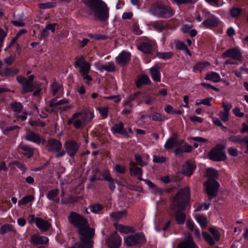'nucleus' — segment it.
I'll return each mask as SVG.
<instances>
[{
    "instance_id": "5fc2aeb1",
    "label": "nucleus",
    "mask_w": 248,
    "mask_h": 248,
    "mask_svg": "<svg viewBox=\"0 0 248 248\" xmlns=\"http://www.w3.org/2000/svg\"><path fill=\"white\" fill-rule=\"evenodd\" d=\"M103 209V206L99 204L96 205H92L90 206V209L92 212L93 213H97Z\"/></svg>"
},
{
    "instance_id": "cd10ccee",
    "label": "nucleus",
    "mask_w": 248,
    "mask_h": 248,
    "mask_svg": "<svg viewBox=\"0 0 248 248\" xmlns=\"http://www.w3.org/2000/svg\"><path fill=\"white\" fill-rule=\"evenodd\" d=\"M18 70L14 68H6L0 72V76L2 77H12L16 74Z\"/></svg>"
},
{
    "instance_id": "f3484780",
    "label": "nucleus",
    "mask_w": 248,
    "mask_h": 248,
    "mask_svg": "<svg viewBox=\"0 0 248 248\" xmlns=\"http://www.w3.org/2000/svg\"><path fill=\"white\" fill-rule=\"evenodd\" d=\"M129 171L132 176H136L137 178L141 180H143L141 176L142 175V170L141 168L137 166V164L133 161L130 162Z\"/></svg>"
},
{
    "instance_id": "b1692460",
    "label": "nucleus",
    "mask_w": 248,
    "mask_h": 248,
    "mask_svg": "<svg viewBox=\"0 0 248 248\" xmlns=\"http://www.w3.org/2000/svg\"><path fill=\"white\" fill-rule=\"evenodd\" d=\"M48 242V239L44 236L32 235L31 237V243L34 245L46 244Z\"/></svg>"
},
{
    "instance_id": "4be33fe9",
    "label": "nucleus",
    "mask_w": 248,
    "mask_h": 248,
    "mask_svg": "<svg viewBox=\"0 0 248 248\" xmlns=\"http://www.w3.org/2000/svg\"><path fill=\"white\" fill-rule=\"evenodd\" d=\"M35 224L36 226L43 232L47 231L51 225L48 221L37 217L36 218Z\"/></svg>"
},
{
    "instance_id": "a19ab883",
    "label": "nucleus",
    "mask_w": 248,
    "mask_h": 248,
    "mask_svg": "<svg viewBox=\"0 0 248 248\" xmlns=\"http://www.w3.org/2000/svg\"><path fill=\"white\" fill-rule=\"evenodd\" d=\"M202 233L203 239L210 245L214 246L215 245V240L213 239L212 237L209 233L205 232H202Z\"/></svg>"
},
{
    "instance_id": "6e6d98bb",
    "label": "nucleus",
    "mask_w": 248,
    "mask_h": 248,
    "mask_svg": "<svg viewBox=\"0 0 248 248\" xmlns=\"http://www.w3.org/2000/svg\"><path fill=\"white\" fill-rule=\"evenodd\" d=\"M98 110L101 115L104 118H106L108 116V108L102 107L98 108Z\"/></svg>"
},
{
    "instance_id": "774afa93",
    "label": "nucleus",
    "mask_w": 248,
    "mask_h": 248,
    "mask_svg": "<svg viewBox=\"0 0 248 248\" xmlns=\"http://www.w3.org/2000/svg\"><path fill=\"white\" fill-rule=\"evenodd\" d=\"M135 158L136 161L140 166L143 167L145 165V163L142 161L141 156L140 155H136Z\"/></svg>"
},
{
    "instance_id": "338daca9",
    "label": "nucleus",
    "mask_w": 248,
    "mask_h": 248,
    "mask_svg": "<svg viewBox=\"0 0 248 248\" xmlns=\"http://www.w3.org/2000/svg\"><path fill=\"white\" fill-rule=\"evenodd\" d=\"M142 181H144L150 188H155L157 189L158 191L161 194H162L163 191L160 189L157 188L155 185H154L151 181L145 179H143Z\"/></svg>"
},
{
    "instance_id": "de8ad7c7",
    "label": "nucleus",
    "mask_w": 248,
    "mask_h": 248,
    "mask_svg": "<svg viewBox=\"0 0 248 248\" xmlns=\"http://www.w3.org/2000/svg\"><path fill=\"white\" fill-rule=\"evenodd\" d=\"M29 124L32 126H41L42 127H44L46 125L45 123L40 119H38L36 121H30Z\"/></svg>"
},
{
    "instance_id": "5701e85b",
    "label": "nucleus",
    "mask_w": 248,
    "mask_h": 248,
    "mask_svg": "<svg viewBox=\"0 0 248 248\" xmlns=\"http://www.w3.org/2000/svg\"><path fill=\"white\" fill-rule=\"evenodd\" d=\"M178 145V135L176 133H173L171 137L168 139L165 145L164 148L167 149H170Z\"/></svg>"
},
{
    "instance_id": "c85d7f7f",
    "label": "nucleus",
    "mask_w": 248,
    "mask_h": 248,
    "mask_svg": "<svg viewBox=\"0 0 248 248\" xmlns=\"http://www.w3.org/2000/svg\"><path fill=\"white\" fill-rule=\"evenodd\" d=\"M153 79L156 82L160 81V73L158 66H155L150 69Z\"/></svg>"
},
{
    "instance_id": "c9c22d12",
    "label": "nucleus",
    "mask_w": 248,
    "mask_h": 248,
    "mask_svg": "<svg viewBox=\"0 0 248 248\" xmlns=\"http://www.w3.org/2000/svg\"><path fill=\"white\" fill-rule=\"evenodd\" d=\"M174 55V53L172 51L167 52H157L156 56L160 59L163 60H168L171 59Z\"/></svg>"
},
{
    "instance_id": "393cba45",
    "label": "nucleus",
    "mask_w": 248,
    "mask_h": 248,
    "mask_svg": "<svg viewBox=\"0 0 248 248\" xmlns=\"http://www.w3.org/2000/svg\"><path fill=\"white\" fill-rule=\"evenodd\" d=\"M151 83V80L146 75L140 76L136 81V85L138 88H140L143 85H148Z\"/></svg>"
},
{
    "instance_id": "0e129e2a",
    "label": "nucleus",
    "mask_w": 248,
    "mask_h": 248,
    "mask_svg": "<svg viewBox=\"0 0 248 248\" xmlns=\"http://www.w3.org/2000/svg\"><path fill=\"white\" fill-rule=\"evenodd\" d=\"M178 5L183 4H194L196 0H173Z\"/></svg>"
},
{
    "instance_id": "2eb2a0df",
    "label": "nucleus",
    "mask_w": 248,
    "mask_h": 248,
    "mask_svg": "<svg viewBox=\"0 0 248 248\" xmlns=\"http://www.w3.org/2000/svg\"><path fill=\"white\" fill-rule=\"evenodd\" d=\"M131 59V54L129 52L123 51L116 58V62L119 65L124 66L128 63Z\"/></svg>"
},
{
    "instance_id": "f704fd0d",
    "label": "nucleus",
    "mask_w": 248,
    "mask_h": 248,
    "mask_svg": "<svg viewBox=\"0 0 248 248\" xmlns=\"http://www.w3.org/2000/svg\"><path fill=\"white\" fill-rule=\"evenodd\" d=\"M126 211L125 210H123L120 211H117L112 213L110 216L111 217L114 218L115 220H119L122 218V217L126 215Z\"/></svg>"
},
{
    "instance_id": "a18cd8bd",
    "label": "nucleus",
    "mask_w": 248,
    "mask_h": 248,
    "mask_svg": "<svg viewBox=\"0 0 248 248\" xmlns=\"http://www.w3.org/2000/svg\"><path fill=\"white\" fill-rule=\"evenodd\" d=\"M210 65V63L207 62H199L196 64L193 68L194 71L201 70L205 67Z\"/></svg>"
},
{
    "instance_id": "e433bc0d",
    "label": "nucleus",
    "mask_w": 248,
    "mask_h": 248,
    "mask_svg": "<svg viewBox=\"0 0 248 248\" xmlns=\"http://www.w3.org/2000/svg\"><path fill=\"white\" fill-rule=\"evenodd\" d=\"M141 93V92H138L135 93L134 94H131L130 95L128 100L124 102L123 104L124 107H126L127 104H129V107L130 108H132L133 107L132 102L133 101L135 98H137L138 96Z\"/></svg>"
},
{
    "instance_id": "7ed1b4c3",
    "label": "nucleus",
    "mask_w": 248,
    "mask_h": 248,
    "mask_svg": "<svg viewBox=\"0 0 248 248\" xmlns=\"http://www.w3.org/2000/svg\"><path fill=\"white\" fill-rule=\"evenodd\" d=\"M67 219L73 226L78 229L79 234H84L89 230H94L89 227L86 218L75 212H71L67 217Z\"/></svg>"
},
{
    "instance_id": "8fccbe9b",
    "label": "nucleus",
    "mask_w": 248,
    "mask_h": 248,
    "mask_svg": "<svg viewBox=\"0 0 248 248\" xmlns=\"http://www.w3.org/2000/svg\"><path fill=\"white\" fill-rule=\"evenodd\" d=\"M90 69V65L88 62H86L80 68V72L82 76L87 74Z\"/></svg>"
},
{
    "instance_id": "dca6fc26",
    "label": "nucleus",
    "mask_w": 248,
    "mask_h": 248,
    "mask_svg": "<svg viewBox=\"0 0 248 248\" xmlns=\"http://www.w3.org/2000/svg\"><path fill=\"white\" fill-rule=\"evenodd\" d=\"M25 139L28 141L34 142L37 144H40L41 142L45 143L46 142V140L42 139L37 133L32 131H29L26 134Z\"/></svg>"
},
{
    "instance_id": "aec40b11",
    "label": "nucleus",
    "mask_w": 248,
    "mask_h": 248,
    "mask_svg": "<svg viewBox=\"0 0 248 248\" xmlns=\"http://www.w3.org/2000/svg\"><path fill=\"white\" fill-rule=\"evenodd\" d=\"M113 134H119L128 137V135L124 128V123L122 122L113 125L111 129Z\"/></svg>"
},
{
    "instance_id": "bf43d9fd",
    "label": "nucleus",
    "mask_w": 248,
    "mask_h": 248,
    "mask_svg": "<svg viewBox=\"0 0 248 248\" xmlns=\"http://www.w3.org/2000/svg\"><path fill=\"white\" fill-rule=\"evenodd\" d=\"M60 86L57 82H54L51 86V89L53 93V96L58 93L60 90Z\"/></svg>"
},
{
    "instance_id": "e2e57ef3",
    "label": "nucleus",
    "mask_w": 248,
    "mask_h": 248,
    "mask_svg": "<svg viewBox=\"0 0 248 248\" xmlns=\"http://www.w3.org/2000/svg\"><path fill=\"white\" fill-rule=\"evenodd\" d=\"M22 149L26 152V154L28 155V157H30L33 155V150L32 148L27 146H23L22 147Z\"/></svg>"
},
{
    "instance_id": "09e8293b",
    "label": "nucleus",
    "mask_w": 248,
    "mask_h": 248,
    "mask_svg": "<svg viewBox=\"0 0 248 248\" xmlns=\"http://www.w3.org/2000/svg\"><path fill=\"white\" fill-rule=\"evenodd\" d=\"M242 12V9L239 8H233L230 10V14L232 17L234 18L239 16Z\"/></svg>"
},
{
    "instance_id": "72a5a7b5",
    "label": "nucleus",
    "mask_w": 248,
    "mask_h": 248,
    "mask_svg": "<svg viewBox=\"0 0 248 248\" xmlns=\"http://www.w3.org/2000/svg\"><path fill=\"white\" fill-rule=\"evenodd\" d=\"M94 117L93 114L90 111H86L84 113H81V118L83 121V123H87L90 122Z\"/></svg>"
},
{
    "instance_id": "f257e3e1",
    "label": "nucleus",
    "mask_w": 248,
    "mask_h": 248,
    "mask_svg": "<svg viewBox=\"0 0 248 248\" xmlns=\"http://www.w3.org/2000/svg\"><path fill=\"white\" fill-rule=\"evenodd\" d=\"M170 209L175 213V218L178 224H183L186 215L183 211L186 209L190 200V191L188 186L181 188L174 196L171 198Z\"/></svg>"
},
{
    "instance_id": "a211bd4d",
    "label": "nucleus",
    "mask_w": 248,
    "mask_h": 248,
    "mask_svg": "<svg viewBox=\"0 0 248 248\" xmlns=\"http://www.w3.org/2000/svg\"><path fill=\"white\" fill-rule=\"evenodd\" d=\"M178 248H198L191 236L182 241L178 245Z\"/></svg>"
},
{
    "instance_id": "20e7f679",
    "label": "nucleus",
    "mask_w": 248,
    "mask_h": 248,
    "mask_svg": "<svg viewBox=\"0 0 248 248\" xmlns=\"http://www.w3.org/2000/svg\"><path fill=\"white\" fill-rule=\"evenodd\" d=\"M149 12L152 15L160 18H169L174 14V10L170 7L165 5L158 0L151 5Z\"/></svg>"
},
{
    "instance_id": "39448f33",
    "label": "nucleus",
    "mask_w": 248,
    "mask_h": 248,
    "mask_svg": "<svg viewBox=\"0 0 248 248\" xmlns=\"http://www.w3.org/2000/svg\"><path fill=\"white\" fill-rule=\"evenodd\" d=\"M225 146L222 144H217L208 153L210 159L214 161H222L226 160V155L224 151Z\"/></svg>"
},
{
    "instance_id": "4468645a",
    "label": "nucleus",
    "mask_w": 248,
    "mask_h": 248,
    "mask_svg": "<svg viewBox=\"0 0 248 248\" xmlns=\"http://www.w3.org/2000/svg\"><path fill=\"white\" fill-rule=\"evenodd\" d=\"M207 18L202 23L204 26L206 27H216L219 23L218 19L214 15L207 13L206 16Z\"/></svg>"
},
{
    "instance_id": "9d476101",
    "label": "nucleus",
    "mask_w": 248,
    "mask_h": 248,
    "mask_svg": "<svg viewBox=\"0 0 248 248\" xmlns=\"http://www.w3.org/2000/svg\"><path fill=\"white\" fill-rule=\"evenodd\" d=\"M79 147L80 144L73 140L66 141L64 144V148L66 150V153L71 157L77 154Z\"/></svg>"
},
{
    "instance_id": "ea45409f",
    "label": "nucleus",
    "mask_w": 248,
    "mask_h": 248,
    "mask_svg": "<svg viewBox=\"0 0 248 248\" xmlns=\"http://www.w3.org/2000/svg\"><path fill=\"white\" fill-rule=\"evenodd\" d=\"M197 222L200 224L202 228H205L207 225V217L203 216H197L196 217Z\"/></svg>"
},
{
    "instance_id": "2f4dec72",
    "label": "nucleus",
    "mask_w": 248,
    "mask_h": 248,
    "mask_svg": "<svg viewBox=\"0 0 248 248\" xmlns=\"http://www.w3.org/2000/svg\"><path fill=\"white\" fill-rule=\"evenodd\" d=\"M204 79L208 80H211L215 83L218 82L221 80V78L219 75L215 72H212L211 73L207 74Z\"/></svg>"
},
{
    "instance_id": "412c9836",
    "label": "nucleus",
    "mask_w": 248,
    "mask_h": 248,
    "mask_svg": "<svg viewBox=\"0 0 248 248\" xmlns=\"http://www.w3.org/2000/svg\"><path fill=\"white\" fill-rule=\"evenodd\" d=\"M150 26L159 32H162L167 30L168 28V25L167 23L165 21L162 20L152 22L150 23Z\"/></svg>"
},
{
    "instance_id": "f8f14e48",
    "label": "nucleus",
    "mask_w": 248,
    "mask_h": 248,
    "mask_svg": "<svg viewBox=\"0 0 248 248\" xmlns=\"http://www.w3.org/2000/svg\"><path fill=\"white\" fill-rule=\"evenodd\" d=\"M47 150L49 152H59L62 148L61 142L55 139L51 138L47 140Z\"/></svg>"
},
{
    "instance_id": "6ab92c4d",
    "label": "nucleus",
    "mask_w": 248,
    "mask_h": 248,
    "mask_svg": "<svg viewBox=\"0 0 248 248\" xmlns=\"http://www.w3.org/2000/svg\"><path fill=\"white\" fill-rule=\"evenodd\" d=\"M196 165L194 162L187 161L186 162V164L183 165L182 173L185 176H190L193 174Z\"/></svg>"
},
{
    "instance_id": "c756f323",
    "label": "nucleus",
    "mask_w": 248,
    "mask_h": 248,
    "mask_svg": "<svg viewBox=\"0 0 248 248\" xmlns=\"http://www.w3.org/2000/svg\"><path fill=\"white\" fill-rule=\"evenodd\" d=\"M138 49L144 53L149 54L151 52L152 46L149 42H142L138 46Z\"/></svg>"
},
{
    "instance_id": "7c9ffc66",
    "label": "nucleus",
    "mask_w": 248,
    "mask_h": 248,
    "mask_svg": "<svg viewBox=\"0 0 248 248\" xmlns=\"http://www.w3.org/2000/svg\"><path fill=\"white\" fill-rule=\"evenodd\" d=\"M117 230L121 233H128L129 232H134L135 229L134 227L118 224L116 226Z\"/></svg>"
},
{
    "instance_id": "ddd939ff",
    "label": "nucleus",
    "mask_w": 248,
    "mask_h": 248,
    "mask_svg": "<svg viewBox=\"0 0 248 248\" xmlns=\"http://www.w3.org/2000/svg\"><path fill=\"white\" fill-rule=\"evenodd\" d=\"M107 243L108 248H119L121 244V238L116 232H114L108 239Z\"/></svg>"
},
{
    "instance_id": "79ce46f5",
    "label": "nucleus",
    "mask_w": 248,
    "mask_h": 248,
    "mask_svg": "<svg viewBox=\"0 0 248 248\" xmlns=\"http://www.w3.org/2000/svg\"><path fill=\"white\" fill-rule=\"evenodd\" d=\"M10 106H11V109L13 111H14L15 112H17L18 113L20 112L23 108V106L21 104V103H20L19 102H16L12 103L10 104Z\"/></svg>"
},
{
    "instance_id": "f03ea898",
    "label": "nucleus",
    "mask_w": 248,
    "mask_h": 248,
    "mask_svg": "<svg viewBox=\"0 0 248 248\" xmlns=\"http://www.w3.org/2000/svg\"><path fill=\"white\" fill-rule=\"evenodd\" d=\"M85 5L84 12L101 21H105L109 18V8L102 0H83Z\"/></svg>"
},
{
    "instance_id": "6e6552de",
    "label": "nucleus",
    "mask_w": 248,
    "mask_h": 248,
    "mask_svg": "<svg viewBox=\"0 0 248 248\" xmlns=\"http://www.w3.org/2000/svg\"><path fill=\"white\" fill-rule=\"evenodd\" d=\"M34 78V76L33 75L29 76L28 79L21 76H18L16 77L17 82L22 87L23 93L31 92L34 90L35 86L32 84Z\"/></svg>"
},
{
    "instance_id": "1a4fd4ad",
    "label": "nucleus",
    "mask_w": 248,
    "mask_h": 248,
    "mask_svg": "<svg viewBox=\"0 0 248 248\" xmlns=\"http://www.w3.org/2000/svg\"><path fill=\"white\" fill-rule=\"evenodd\" d=\"M206 187V192L208 194V199L211 200L213 198L217 197L219 187V184L216 180H210L203 184Z\"/></svg>"
},
{
    "instance_id": "69168bd1",
    "label": "nucleus",
    "mask_w": 248,
    "mask_h": 248,
    "mask_svg": "<svg viewBox=\"0 0 248 248\" xmlns=\"http://www.w3.org/2000/svg\"><path fill=\"white\" fill-rule=\"evenodd\" d=\"M115 170L118 173L124 174L125 173L126 168L120 165H116L115 166Z\"/></svg>"
},
{
    "instance_id": "4c0bfd02",
    "label": "nucleus",
    "mask_w": 248,
    "mask_h": 248,
    "mask_svg": "<svg viewBox=\"0 0 248 248\" xmlns=\"http://www.w3.org/2000/svg\"><path fill=\"white\" fill-rule=\"evenodd\" d=\"M34 196L31 195H28L23 197L20 200L18 201V204L19 205H25L27 203L34 200Z\"/></svg>"
},
{
    "instance_id": "680f3d73",
    "label": "nucleus",
    "mask_w": 248,
    "mask_h": 248,
    "mask_svg": "<svg viewBox=\"0 0 248 248\" xmlns=\"http://www.w3.org/2000/svg\"><path fill=\"white\" fill-rule=\"evenodd\" d=\"M175 47L177 49L185 50L186 48V44L182 41H178L175 43Z\"/></svg>"
},
{
    "instance_id": "a878e982",
    "label": "nucleus",
    "mask_w": 248,
    "mask_h": 248,
    "mask_svg": "<svg viewBox=\"0 0 248 248\" xmlns=\"http://www.w3.org/2000/svg\"><path fill=\"white\" fill-rule=\"evenodd\" d=\"M97 68L100 71L106 70L108 72L115 71V65L113 62H108L106 65H102L99 63L96 64Z\"/></svg>"
},
{
    "instance_id": "c03bdc74",
    "label": "nucleus",
    "mask_w": 248,
    "mask_h": 248,
    "mask_svg": "<svg viewBox=\"0 0 248 248\" xmlns=\"http://www.w3.org/2000/svg\"><path fill=\"white\" fill-rule=\"evenodd\" d=\"M151 119L153 121H163L165 119V117L158 113L154 112L151 115Z\"/></svg>"
},
{
    "instance_id": "3c124183",
    "label": "nucleus",
    "mask_w": 248,
    "mask_h": 248,
    "mask_svg": "<svg viewBox=\"0 0 248 248\" xmlns=\"http://www.w3.org/2000/svg\"><path fill=\"white\" fill-rule=\"evenodd\" d=\"M228 140L231 142L236 143H242V138L240 136H238L232 135L229 138Z\"/></svg>"
},
{
    "instance_id": "603ef678",
    "label": "nucleus",
    "mask_w": 248,
    "mask_h": 248,
    "mask_svg": "<svg viewBox=\"0 0 248 248\" xmlns=\"http://www.w3.org/2000/svg\"><path fill=\"white\" fill-rule=\"evenodd\" d=\"M218 116L223 122H227L229 120V112L221 111L218 113Z\"/></svg>"
},
{
    "instance_id": "9b49d317",
    "label": "nucleus",
    "mask_w": 248,
    "mask_h": 248,
    "mask_svg": "<svg viewBox=\"0 0 248 248\" xmlns=\"http://www.w3.org/2000/svg\"><path fill=\"white\" fill-rule=\"evenodd\" d=\"M222 57L223 58H231L233 60L242 62L243 56L240 50L236 48L229 49L222 53Z\"/></svg>"
},
{
    "instance_id": "bb28decb",
    "label": "nucleus",
    "mask_w": 248,
    "mask_h": 248,
    "mask_svg": "<svg viewBox=\"0 0 248 248\" xmlns=\"http://www.w3.org/2000/svg\"><path fill=\"white\" fill-rule=\"evenodd\" d=\"M59 194V190L58 189H53L48 192L46 197L49 200H52L56 203H59L60 202Z\"/></svg>"
},
{
    "instance_id": "473e14b6",
    "label": "nucleus",
    "mask_w": 248,
    "mask_h": 248,
    "mask_svg": "<svg viewBox=\"0 0 248 248\" xmlns=\"http://www.w3.org/2000/svg\"><path fill=\"white\" fill-rule=\"evenodd\" d=\"M10 232H13L15 233H16V231L14 229V226L11 224L3 225L0 229V233L1 234H4Z\"/></svg>"
},
{
    "instance_id": "37998d69",
    "label": "nucleus",
    "mask_w": 248,
    "mask_h": 248,
    "mask_svg": "<svg viewBox=\"0 0 248 248\" xmlns=\"http://www.w3.org/2000/svg\"><path fill=\"white\" fill-rule=\"evenodd\" d=\"M209 231L214 237V240L218 241L220 238V234L219 232L216 229L210 227L209 228Z\"/></svg>"
},
{
    "instance_id": "423d86ee",
    "label": "nucleus",
    "mask_w": 248,
    "mask_h": 248,
    "mask_svg": "<svg viewBox=\"0 0 248 248\" xmlns=\"http://www.w3.org/2000/svg\"><path fill=\"white\" fill-rule=\"evenodd\" d=\"M95 233L94 230H89L84 234H80V241L77 242L78 248H93V242L92 239Z\"/></svg>"
},
{
    "instance_id": "864d4df0",
    "label": "nucleus",
    "mask_w": 248,
    "mask_h": 248,
    "mask_svg": "<svg viewBox=\"0 0 248 248\" xmlns=\"http://www.w3.org/2000/svg\"><path fill=\"white\" fill-rule=\"evenodd\" d=\"M167 158L163 156L154 155L153 161L157 163H163L166 162Z\"/></svg>"
},
{
    "instance_id": "4d7b16f0",
    "label": "nucleus",
    "mask_w": 248,
    "mask_h": 248,
    "mask_svg": "<svg viewBox=\"0 0 248 248\" xmlns=\"http://www.w3.org/2000/svg\"><path fill=\"white\" fill-rule=\"evenodd\" d=\"M77 201L72 197H69L68 198H62L61 203L62 204H67L69 203H73Z\"/></svg>"
},
{
    "instance_id": "58836bf2",
    "label": "nucleus",
    "mask_w": 248,
    "mask_h": 248,
    "mask_svg": "<svg viewBox=\"0 0 248 248\" xmlns=\"http://www.w3.org/2000/svg\"><path fill=\"white\" fill-rule=\"evenodd\" d=\"M207 176L210 180H215L218 176L217 171L211 168L208 169L206 171Z\"/></svg>"
},
{
    "instance_id": "0eeeda50",
    "label": "nucleus",
    "mask_w": 248,
    "mask_h": 248,
    "mask_svg": "<svg viewBox=\"0 0 248 248\" xmlns=\"http://www.w3.org/2000/svg\"><path fill=\"white\" fill-rule=\"evenodd\" d=\"M146 242L144 235L142 232H137L124 238V243L127 247H133L142 244Z\"/></svg>"
},
{
    "instance_id": "052dcab7",
    "label": "nucleus",
    "mask_w": 248,
    "mask_h": 248,
    "mask_svg": "<svg viewBox=\"0 0 248 248\" xmlns=\"http://www.w3.org/2000/svg\"><path fill=\"white\" fill-rule=\"evenodd\" d=\"M39 7L41 9H46L47 8H51L53 7L54 6L53 3L51 2L42 3L38 4Z\"/></svg>"
},
{
    "instance_id": "49530a36",
    "label": "nucleus",
    "mask_w": 248,
    "mask_h": 248,
    "mask_svg": "<svg viewBox=\"0 0 248 248\" xmlns=\"http://www.w3.org/2000/svg\"><path fill=\"white\" fill-rule=\"evenodd\" d=\"M111 178H112V177L109 170H105L101 173L100 180L108 181Z\"/></svg>"
},
{
    "instance_id": "13d9d810",
    "label": "nucleus",
    "mask_w": 248,
    "mask_h": 248,
    "mask_svg": "<svg viewBox=\"0 0 248 248\" xmlns=\"http://www.w3.org/2000/svg\"><path fill=\"white\" fill-rule=\"evenodd\" d=\"M108 182V187L111 191H113L115 189V182L119 184V182L116 179H114L112 178L110 179Z\"/></svg>"
}]
</instances>
